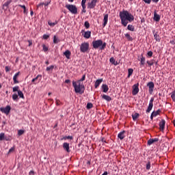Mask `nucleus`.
I'll use <instances>...</instances> for the list:
<instances>
[{"instance_id":"a18cd8bd","label":"nucleus","mask_w":175,"mask_h":175,"mask_svg":"<svg viewBox=\"0 0 175 175\" xmlns=\"http://www.w3.org/2000/svg\"><path fill=\"white\" fill-rule=\"evenodd\" d=\"M42 48L44 51H49V47H47L45 44L42 45Z\"/></svg>"},{"instance_id":"f3484780","label":"nucleus","mask_w":175,"mask_h":175,"mask_svg":"<svg viewBox=\"0 0 175 175\" xmlns=\"http://www.w3.org/2000/svg\"><path fill=\"white\" fill-rule=\"evenodd\" d=\"M42 80V75H38L37 77L31 80V83H35V81H37V83H39Z\"/></svg>"},{"instance_id":"0eeeda50","label":"nucleus","mask_w":175,"mask_h":175,"mask_svg":"<svg viewBox=\"0 0 175 175\" xmlns=\"http://www.w3.org/2000/svg\"><path fill=\"white\" fill-rule=\"evenodd\" d=\"M147 87H148L149 90V94H152V92H154V88L155 87V84H154V82L150 81L147 83Z\"/></svg>"},{"instance_id":"cd10ccee","label":"nucleus","mask_w":175,"mask_h":175,"mask_svg":"<svg viewBox=\"0 0 175 175\" xmlns=\"http://www.w3.org/2000/svg\"><path fill=\"white\" fill-rule=\"evenodd\" d=\"M133 75V69L129 68L128 69V78L131 77Z\"/></svg>"},{"instance_id":"b1692460","label":"nucleus","mask_w":175,"mask_h":175,"mask_svg":"<svg viewBox=\"0 0 175 175\" xmlns=\"http://www.w3.org/2000/svg\"><path fill=\"white\" fill-rule=\"evenodd\" d=\"M152 107H154V104L149 103L148 109H146V113H150V111L152 110Z\"/></svg>"},{"instance_id":"9b49d317","label":"nucleus","mask_w":175,"mask_h":175,"mask_svg":"<svg viewBox=\"0 0 175 175\" xmlns=\"http://www.w3.org/2000/svg\"><path fill=\"white\" fill-rule=\"evenodd\" d=\"M107 21H109V14H106L104 16L103 27L105 28L107 25Z\"/></svg>"},{"instance_id":"6ab92c4d","label":"nucleus","mask_w":175,"mask_h":175,"mask_svg":"<svg viewBox=\"0 0 175 175\" xmlns=\"http://www.w3.org/2000/svg\"><path fill=\"white\" fill-rule=\"evenodd\" d=\"M145 64H146V57H144V56H143V54H142L141 58H140V65L142 66H144Z\"/></svg>"},{"instance_id":"c85d7f7f","label":"nucleus","mask_w":175,"mask_h":175,"mask_svg":"<svg viewBox=\"0 0 175 175\" xmlns=\"http://www.w3.org/2000/svg\"><path fill=\"white\" fill-rule=\"evenodd\" d=\"M139 115L137 113H135V114H133L132 118H133V121H136L137 120V118H139Z\"/></svg>"},{"instance_id":"680f3d73","label":"nucleus","mask_w":175,"mask_h":175,"mask_svg":"<svg viewBox=\"0 0 175 175\" xmlns=\"http://www.w3.org/2000/svg\"><path fill=\"white\" fill-rule=\"evenodd\" d=\"M44 5V3H41L37 5V8H40V6H43Z\"/></svg>"},{"instance_id":"e433bc0d","label":"nucleus","mask_w":175,"mask_h":175,"mask_svg":"<svg viewBox=\"0 0 175 175\" xmlns=\"http://www.w3.org/2000/svg\"><path fill=\"white\" fill-rule=\"evenodd\" d=\"M58 42H59V40H58V38H57L56 36H54V37H53V43H55V44H56L57 43H58Z\"/></svg>"},{"instance_id":"bf43d9fd","label":"nucleus","mask_w":175,"mask_h":175,"mask_svg":"<svg viewBox=\"0 0 175 175\" xmlns=\"http://www.w3.org/2000/svg\"><path fill=\"white\" fill-rule=\"evenodd\" d=\"M59 103H61V101H59V100H56L57 106H59Z\"/></svg>"},{"instance_id":"2eb2a0df","label":"nucleus","mask_w":175,"mask_h":175,"mask_svg":"<svg viewBox=\"0 0 175 175\" xmlns=\"http://www.w3.org/2000/svg\"><path fill=\"white\" fill-rule=\"evenodd\" d=\"M118 137L120 140H124V139H125V131H123L119 133L118 135Z\"/></svg>"},{"instance_id":"aec40b11","label":"nucleus","mask_w":175,"mask_h":175,"mask_svg":"<svg viewBox=\"0 0 175 175\" xmlns=\"http://www.w3.org/2000/svg\"><path fill=\"white\" fill-rule=\"evenodd\" d=\"M18 76H20V72H18L17 73H16L13 77L14 84H18V81L17 80V77H18Z\"/></svg>"},{"instance_id":"dca6fc26","label":"nucleus","mask_w":175,"mask_h":175,"mask_svg":"<svg viewBox=\"0 0 175 175\" xmlns=\"http://www.w3.org/2000/svg\"><path fill=\"white\" fill-rule=\"evenodd\" d=\"M153 20L154 21H157V23L161 20V16L159 14H157V11H154V12Z\"/></svg>"},{"instance_id":"1a4fd4ad","label":"nucleus","mask_w":175,"mask_h":175,"mask_svg":"<svg viewBox=\"0 0 175 175\" xmlns=\"http://www.w3.org/2000/svg\"><path fill=\"white\" fill-rule=\"evenodd\" d=\"M98 0H92L90 3H88V9H94L96 6Z\"/></svg>"},{"instance_id":"79ce46f5","label":"nucleus","mask_w":175,"mask_h":175,"mask_svg":"<svg viewBox=\"0 0 175 175\" xmlns=\"http://www.w3.org/2000/svg\"><path fill=\"white\" fill-rule=\"evenodd\" d=\"M20 88L18 87V86H16V87H14L13 88H12V91H13V92H18V89H19Z\"/></svg>"},{"instance_id":"e2e57ef3","label":"nucleus","mask_w":175,"mask_h":175,"mask_svg":"<svg viewBox=\"0 0 175 175\" xmlns=\"http://www.w3.org/2000/svg\"><path fill=\"white\" fill-rule=\"evenodd\" d=\"M29 46H32V40H28Z\"/></svg>"},{"instance_id":"8fccbe9b","label":"nucleus","mask_w":175,"mask_h":175,"mask_svg":"<svg viewBox=\"0 0 175 175\" xmlns=\"http://www.w3.org/2000/svg\"><path fill=\"white\" fill-rule=\"evenodd\" d=\"M152 54H153L152 51H150L148 52L147 55H148V57H152Z\"/></svg>"},{"instance_id":"6e6552de","label":"nucleus","mask_w":175,"mask_h":175,"mask_svg":"<svg viewBox=\"0 0 175 175\" xmlns=\"http://www.w3.org/2000/svg\"><path fill=\"white\" fill-rule=\"evenodd\" d=\"M139 83L134 84L133 85V91H132V94L133 95H137V94H139Z\"/></svg>"},{"instance_id":"0e129e2a","label":"nucleus","mask_w":175,"mask_h":175,"mask_svg":"<svg viewBox=\"0 0 175 175\" xmlns=\"http://www.w3.org/2000/svg\"><path fill=\"white\" fill-rule=\"evenodd\" d=\"M85 8H86V6H85L84 8H82V12H83V13H85V12H87V10H85Z\"/></svg>"},{"instance_id":"bb28decb","label":"nucleus","mask_w":175,"mask_h":175,"mask_svg":"<svg viewBox=\"0 0 175 175\" xmlns=\"http://www.w3.org/2000/svg\"><path fill=\"white\" fill-rule=\"evenodd\" d=\"M109 62H111V64H113V65H118V63L117 62H116V59H114V57H111L109 59Z\"/></svg>"},{"instance_id":"7ed1b4c3","label":"nucleus","mask_w":175,"mask_h":175,"mask_svg":"<svg viewBox=\"0 0 175 175\" xmlns=\"http://www.w3.org/2000/svg\"><path fill=\"white\" fill-rule=\"evenodd\" d=\"M92 44L93 46V49H95V50H97V49H100V50H105L107 46L106 42H103V40H94Z\"/></svg>"},{"instance_id":"5701e85b","label":"nucleus","mask_w":175,"mask_h":175,"mask_svg":"<svg viewBox=\"0 0 175 175\" xmlns=\"http://www.w3.org/2000/svg\"><path fill=\"white\" fill-rule=\"evenodd\" d=\"M102 90H103V92L106 93V92H107V91H109V86H107V85H106V84H103Z\"/></svg>"},{"instance_id":"774afa93","label":"nucleus","mask_w":175,"mask_h":175,"mask_svg":"<svg viewBox=\"0 0 175 175\" xmlns=\"http://www.w3.org/2000/svg\"><path fill=\"white\" fill-rule=\"evenodd\" d=\"M29 174H30V175L31 174H35V172L31 170V171L29 172Z\"/></svg>"},{"instance_id":"20e7f679","label":"nucleus","mask_w":175,"mask_h":175,"mask_svg":"<svg viewBox=\"0 0 175 175\" xmlns=\"http://www.w3.org/2000/svg\"><path fill=\"white\" fill-rule=\"evenodd\" d=\"M66 9L71 13V14H77V7L73 4L66 5Z\"/></svg>"},{"instance_id":"09e8293b","label":"nucleus","mask_w":175,"mask_h":175,"mask_svg":"<svg viewBox=\"0 0 175 175\" xmlns=\"http://www.w3.org/2000/svg\"><path fill=\"white\" fill-rule=\"evenodd\" d=\"M84 80H85V74H84L82 78L79 79L78 81H80V83H81V81H84Z\"/></svg>"},{"instance_id":"4468645a","label":"nucleus","mask_w":175,"mask_h":175,"mask_svg":"<svg viewBox=\"0 0 175 175\" xmlns=\"http://www.w3.org/2000/svg\"><path fill=\"white\" fill-rule=\"evenodd\" d=\"M82 35L85 39H90L91 38V31H85Z\"/></svg>"},{"instance_id":"393cba45","label":"nucleus","mask_w":175,"mask_h":175,"mask_svg":"<svg viewBox=\"0 0 175 175\" xmlns=\"http://www.w3.org/2000/svg\"><path fill=\"white\" fill-rule=\"evenodd\" d=\"M154 38L157 42H161V37L157 33H154Z\"/></svg>"},{"instance_id":"423d86ee","label":"nucleus","mask_w":175,"mask_h":175,"mask_svg":"<svg viewBox=\"0 0 175 175\" xmlns=\"http://www.w3.org/2000/svg\"><path fill=\"white\" fill-rule=\"evenodd\" d=\"M10 110H12L10 105H7L5 107L0 108V111H1V113H4V114H6L7 116L10 113Z\"/></svg>"},{"instance_id":"c756f323","label":"nucleus","mask_w":175,"mask_h":175,"mask_svg":"<svg viewBox=\"0 0 175 175\" xmlns=\"http://www.w3.org/2000/svg\"><path fill=\"white\" fill-rule=\"evenodd\" d=\"M127 29H129V31H131L132 32H133V31H135V27H133V25H129L127 26Z\"/></svg>"},{"instance_id":"f704fd0d","label":"nucleus","mask_w":175,"mask_h":175,"mask_svg":"<svg viewBox=\"0 0 175 175\" xmlns=\"http://www.w3.org/2000/svg\"><path fill=\"white\" fill-rule=\"evenodd\" d=\"M171 98L173 102H175V90L171 93Z\"/></svg>"},{"instance_id":"f03ea898","label":"nucleus","mask_w":175,"mask_h":175,"mask_svg":"<svg viewBox=\"0 0 175 175\" xmlns=\"http://www.w3.org/2000/svg\"><path fill=\"white\" fill-rule=\"evenodd\" d=\"M72 86L75 88V92L76 94H80V95L84 94V91L85 90V88L84 87V85L80 82V81H72Z\"/></svg>"},{"instance_id":"69168bd1","label":"nucleus","mask_w":175,"mask_h":175,"mask_svg":"<svg viewBox=\"0 0 175 175\" xmlns=\"http://www.w3.org/2000/svg\"><path fill=\"white\" fill-rule=\"evenodd\" d=\"M14 151V148H11L9 150V152H13Z\"/></svg>"},{"instance_id":"c03bdc74","label":"nucleus","mask_w":175,"mask_h":175,"mask_svg":"<svg viewBox=\"0 0 175 175\" xmlns=\"http://www.w3.org/2000/svg\"><path fill=\"white\" fill-rule=\"evenodd\" d=\"M48 24H49V25H50V27H54V25H55L57 24V22L53 23V22L49 21Z\"/></svg>"},{"instance_id":"de8ad7c7","label":"nucleus","mask_w":175,"mask_h":175,"mask_svg":"<svg viewBox=\"0 0 175 175\" xmlns=\"http://www.w3.org/2000/svg\"><path fill=\"white\" fill-rule=\"evenodd\" d=\"M86 2H87V0H82V1H81L82 8H85Z\"/></svg>"},{"instance_id":"ea45409f","label":"nucleus","mask_w":175,"mask_h":175,"mask_svg":"<svg viewBox=\"0 0 175 175\" xmlns=\"http://www.w3.org/2000/svg\"><path fill=\"white\" fill-rule=\"evenodd\" d=\"M5 139V133H0V141L4 140Z\"/></svg>"},{"instance_id":"a878e982","label":"nucleus","mask_w":175,"mask_h":175,"mask_svg":"<svg viewBox=\"0 0 175 175\" xmlns=\"http://www.w3.org/2000/svg\"><path fill=\"white\" fill-rule=\"evenodd\" d=\"M146 64H148V66H152V65L155 64V59H151L150 61H147Z\"/></svg>"},{"instance_id":"4be33fe9","label":"nucleus","mask_w":175,"mask_h":175,"mask_svg":"<svg viewBox=\"0 0 175 175\" xmlns=\"http://www.w3.org/2000/svg\"><path fill=\"white\" fill-rule=\"evenodd\" d=\"M103 99H105V100H107V102H110L111 100V97L110 96L103 94L102 96Z\"/></svg>"},{"instance_id":"c9c22d12","label":"nucleus","mask_w":175,"mask_h":175,"mask_svg":"<svg viewBox=\"0 0 175 175\" xmlns=\"http://www.w3.org/2000/svg\"><path fill=\"white\" fill-rule=\"evenodd\" d=\"M150 169H151V163L148 161L146 163V170H150Z\"/></svg>"},{"instance_id":"72a5a7b5","label":"nucleus","mask_w":175,"mask_h":175,"mask_svg":"<svg viewBox=\"0 0 175 175\" xmlns=\"http://www.w3.org/2000/svg\"><path fill=\"white\" fill-rule=\"evenodd\" d=\"M53 69H54V66H51L49 67H46V72H51L53 71Z\"/></svg>"},{"instance_id":"3c124183","label":"nucleus","mask_w":175,"mask_h":175,"mask_svg":"<svg viewBox=\"0 0 175 175\" xmlns=\"http://www.w3.org/2000/svg\"><path fill=\"white\" fill-rule=\"evenodd\" d=\"M144 2H145V3H148V5H150V3H151V0H143Z\"/></svg>"},{"instance_id":"58836bf2","label":"nucleus","mask_w":175,"mask_h":175,"mask_svg":"<svg viewBox=\"0 0 175 175\" xmlns=\"http://www.w3.org/2000/svg\"><path fill=\"white\" fill-rule=\"evenodd\" d=\"M12 99H13V100H17V99H18V95H17V94H13Z\"/></svg>"},{"instance_id":"473e14b6","label":"nucleus","mask_w":175,"mask_h":175,"mask_svg":"<svg viewBox=\"0 0 175 175\" xmlns=\"http://www.w3.org/2000/svg\"><path fill=\"white\" fill-rule=\"evenodd\" d=\"M92 107H94V105H92V103H88L87 104L86 108L88 109V110H90V109H92Z\"/></svg>"},{"instance_id":"6e6d98bb","label":"nucleus","mask_w":175,"mask_h":175,"mask_svg":"<svg viewBox=\"0 0 175 175\" xmlns=\"http://www.w3.org/2000/svg\"><path fill=\"white\" fill-rule=\"evenodd\" d=\"M66 151H67V152H70V150H69V144H66Z\"/></svg>"},{"instance_id":"2f4dec72","label":"nucleus","mask_w":175,"mask_h":175,"mask_svg":"<svg viewBox=\"0 0 175 175\" xmlns=\"http://www.w3.org/2000/svg\"><path fill=\"white\" fill-rule=\"evenodd\" d=\"M18 95L19 98H22V99H24V94H23V92H21V90H18Z\"/></svg>"},{"instance_id":"a211bd4d","label":"nucleus","mask_w":175,"mask_h":175,"mask_svg":"<svg viewBox=\"0 0 175 175\" xmlns=\"http://www.w3.org/2000/svg\"><path fill=\"white\" fill-rule=\"evenodd\" d=\"M103 81V79H97L94 84V88H98L99 85H100V83Z\"/></svg>"},{"instance_id":"f257e3e1","label":"nucleus","mask_w":175,"mask_h":175,"mask_svg":"<svg viewBox=\"0 0 175 175\" xmlns=\"http://www.w3.org/2000/svg\"><path fill=\"white\" fill-rule=\"evenodd\" d=\"M121 23L124 27H126L128 25V21L129 23H132L133 20H135V17L133 15L129 13L127 10H123L119 14Z\"/></svg>"},{"instance_id":"7c9ffc66","label":"nucleus","mask_w":175,"mask_h":175,"mask_svg":"<svg viewBox=\"0 0 175 175\" xmlns=\"http://www.w3.org/2000/svg\"><path fill=\"white\" fill-rule=\"evenodd\" d=\"M10 5V1H7L3 5V9H8V7Z\"/></svg>"},{"instance_id":"412c9836","label":"nucleus","mask_w":175,"mask_h":175,"mask_svg":"<svg viewBox=\"0 0 175 175\" xmlns=\"http://www.w3.org/2000/svg\"><path fill=\"white\" fill-rule=\"evenodd\" d=\"M125 38L127 39V40H129V42H133V38H132V36H131L130 33H125L124 34Z\"/></svg>"},{"instance_id":"603ef678","label":"nucleus","mask_w":175,"mask_h":175,"mask_svg":"<svg viewBox=\"0 0 175 175\" xmlns=\"http://www.w3.org/2000/svg\"><path fill=\"white\" fill-rule=\"evenodd\" d=\"M49 38H50V36L49 35H47V34H44L43 36V39H49Z\"/></svg>"},{"instance_id":"5fc2aeb1","label":"nucleus","mask_w":175,"mask_h":175,"mask_svg":"<svg viewBox=\"0 0 175 175\" xmlns=\"http://www.w3.org/2000/svg\"><path fill=\"white\" fill-rule=\"evenodd\" d=\"M5 72H10V68L9 66H5Z\"/></svg>"},{"instance_id":"39448f33","label":"nucleus","mask_w":175,"mask_h":175,"mask_svg":"<svg viewBox=\"0 0 175 175\" xmlns=\"http://www.w3.org/2000/svg\"><path fill=\"white\" fill-rule=\"evenodd\" d=\"M90 50V43L83 42L80 46L81 53H87Z\"/></svg>"},{"instance_id":"864d4df0","label":"nucleus","mask_w":175,"mask_h":175,"mask_svg":"<svg viewBox=\"0 0 175 175\" xmlns=\"http://www.w3.org/2000/svg\"><path fill=\"white\" fill-rule=\"evenodd\" d=\"M66 139H67V140H73V137L72 136H67Z\"/></svg>"},{"instance_id":"f8f14e48","label":"nucleus","mask_w":175,"mask_h":175,"mask_svg":"<svg viewBox=\"0 0 175 175\" xmlns=\"http://www.w3.org/2000/svg\"><path fill=\"white\" fill-rule=\"evenodd\" d=\"M166 124V121H165V120H162L160 122H159V129L160 131H163L165 129V125Z\"/></svg>"},{"instance_id":"13d9d810","label":"nucleus","mask_w":175,"mask_h":175,"mask_svg":"<svg viewBox=\"0 0 175 175\" xmlns=\"http://www.w3.org/2000/svg\"><path fill=\"white\" fill-rule=\"evenodd\" d=\"M50 2H51V1L46 2L45 3H44V6H49V5H50Z\"/></svg>"},{"instance_id":"4d7b16f0","label":"nucleus","mask_w":175,"mask_h":175,"mask_svg":"<svg viewBox=\"0 0 175 175\" xmlns=\"http://www.w3.org/2000/svg\"><path fill=\"white\" fill-rule=\"evenodd\" d=\"M149 103L154 105V98H151V99L150 100Z\"/></svg>"},{"instance_id":"ddd939ff","label":"nucleus","mask_w":175,"mask_h":175,"mask_svg":"<svg viewBox=\"0 0 175 175\" xmlns=\"http://www.w3.org/2000/svg\"><path fill=\"white\" fill-rule=\"evenodd\" d=\"M157 142H159V139L158 138L150 139L148 140V146H151V144H153V143H157Z\"/></svg>"},{"instance_id":"338daca9","label":"nucleus","mask_w":175,"mask_h":175,"mask_svg":"<svg viewBox=\"0 0 175 175\" xmlns=\"http://www.w3.org/2000/svg\"><path fill=\"white\" fill-rule=\"evenodd\" d=\"M63 147H64V150H66V142L64 143Z\"/></svg>"},{"instance_id":"49530a36","label":"nucleus","mask_w":175,"mask_h":175,"mask_svg":"<svg viewBox=\"0 0 175 175\" xmlns=\"http://www.w3.org/2000/svg\"><path fill=\"white\" fill-rule=\"evenodd\" d=\"M18 6L24 10L23 13H27V9L25 8V5H18Z\"/></svg>"},{"instance_id":"4c0bfd02","label":"nucleus","mask_w":175,"mask_h":175,"mask_svg":"<svg viewBox=\"0 0 175 175\" xmlns=\"http://www.w3.org/2000/svg\"><path fill=\"white\" fill-rule=\"evenodd\" d=\"M70 52L68 51V50H67L66 51V58H67V59H70Z\"/></svg>"},{"instance_id":"052dcab7","label":"nucleus","mask_w":175,"mask_h":175,"mask_svg":"<svg viewBox=\"0 0 175 175\" xmlns=\"http://www.w3.org/2000/svg\"><path fill=\"white\" fill-rule=\"evenodd\" d=\"M170 43H171V44H175V40L173 39L172 40H170Z\"/></svg>"},{"instance_id":"a19ab883","label":"nucleus","mask_w":175,"mask_h":175,"mask_svg":"<svg viewBox=\"0 0 175 175\" xmlns=\"http://www.w3.org/2000/svg\"><path fill=\"white\" fill-rule=\"evenodd\" d=\"M84 26L85 27L86 29H88V28H90V23L88 21H85Z\"/></svg>"},{"instance_id":"9d476101","label":"nucleus","mask_w":175,"mask_h":175,"mask_svg":"<svg viewBox=\"0 0 175 175\" xmlns=\"http://www.w3.org/2000/svg\"><path fill=\"white\" fill-rule=\"evenodd\" d=\"M161 109H158L157 111H154L152 112L151 116H150V120L152 121L154 120V117H157L161 114Z\"/></svg>"},{"instance_id":"37998d69","label":"nucleus","mask_w":175,"mask_h":175,"mask_svg":"<svg viewBox=\"0 0 175 175\" xmlns=\"http://www.w3.org/2000/svg\"><path fill=\"white\" fill-rule=\"evenodd\" d=\"M24 130H18V135L21 136V135H24Z\"/></svg>"}]
</instances>
